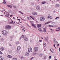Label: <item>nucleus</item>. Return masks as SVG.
Wrapping results in <instances>:
<instances>
[{
    "label": "nucleus",
    "instance_id": "obj_51",
    "mask_svg": "<svg viewBox=\"0 0 60 60\" xmlns=\"http://www.w3.org/2000/svg\"><path fill=\"white\" fill-rule=\"evenodd\" d=\"M12 16H13L12 15H10V17H12Z\"/></svg>",
    "mask_w": 60,
    "mask_h": 60
},
{
    "label": "nucleus",
    "instance_id": "obj_44",
    "mask_svg": "<svg viewBox=\"0 0 60 60\" xmlns=\"http://www.w3.org/2000/svg\"><path fill=\"white\" fill-rule=\"evenodd\" d=\"M54 40L55 42L56 41V39L55 38H54Z\"/></svg>",
    "mask_w": 60,
    "mask_h": 60
},
{
    "label": "nucleus",
    "instance_id": "obj_46",
    "mask_svg": "<svg viewBox=\"0 0 60 60\" xmlns=\"http://www.w3.org/2000/svg\"><path fill=\"white\" fill-rule=\"evenodd\" d=\"M10 58H12V56L10 55Z\"/></svg>",
    "mask_w": 60,
    "mask_h": 60
},
{
    "label": "nucleus",
    "instance_id": "obj_26",
    "mask_svg": "<svg viewBox=\"0 0 60 60\" xmlns=\"http://www.w3.org/2000/svg\"><path fill=\"white\" fill-rule=\"evenodd\" d=\"M7 6L9 7L10 8H12V6L10 5H7Z\"/></svg>",
    "mask_w": 60,
    "mask_h": 60
},
{
    "label": "nucleus",
    "instance_id": "obj_21",
    "mask_svg": "<svg viewBox=\"0 0 60 60\" xmlns=\"http://www.w3.org/2000/svg\"><path fill=\"white\" fill-rule=\"evenodd\" d=\"M45 40L46 41H48V38H45Z\"/></svg>",
    "mask_w": 60,
    "mask_h": 60
},
{
    "label": "nucleus",
    "instance_id": "obj_40",
    "mask_svg": "<svg viewBox=\"0 0 60 60\" xmlns=\"http://www.w3.org/2000/svg\"><path fill=\"white\" fill-rule=\"evenodd\" d=\"M46 57H46V56H45L44 58V59H45L46 58Z\"/></svg>",
    "mask_w": 60,
    "mask_h": 60
},
{
    "label": "nucleus",
    "instance_id": "obj_31",
    "mask_svg": "<svg viewBox=\"0 0 60 60\" xmlns=\"http://www.w3.org/2000/svg\"><path fill=\"white\" fill-rule=\"evenodd\" d=\"M49 27H53V26H51V25H49L48 26Z\"/></svg>",
    "mask_w": 60,
    "mask_h": 60
},
{
    "label": "nucleus",
    "instance_id": "obj_45",
    "mask_svg": "<svg viewBox=\"0 0 60 60\" xmlns=\"http://www.w3.org/2000/svg\"><path fill=\"white\" fill-rule=\"evenodd\" d=\"M31 4L32 5H34V3H32Z\"/></svg>",
    "mask_w": 60,
    "mask_h": 60
},
{
    "label": "nucleus",
    "instance_id": "obj_13",
    "mask_svg": "<svg viewBox=\"0 0 60 60\" xmlns=\"http://www.w3.org/2000/svg\"><path fill=\"white\" fill-rule=\"evenodd\" d=\"M32 25L34 27V28H36V26H35V25H34V24H33V23H32Z\"/></svg>",
    "mask_w": 60,
    "mask_h": 60
},
{
    "label": "nucleus",
    "instance_id": "obj_27",
    "mask_svg": "<svg viewBox=\"0 0 60 60\" xmlns=\"http://www.w3.org/2000/svg\"><path fill=\"white\" fill-rule=\"evenodd\" d=\"M44 47H45L46 46V43H44Z\"/></svg>",
    "mask_w": 60,
    "mask_h": 60
},
{
    "label": "nucleus",
    "instance_id": "obj_5",
    "mask_svg": "<svg viewBox=\"0 0 60 60\" xmlns=\"http://www.w3.org/2000/svg\"><path fill=\"white\" fill-rule=\"evenodd\" d=\"M28 51L29 52H31L32 51V49L31 48H29L28 49Z\"/></svg>",
    "mask_w": 60,
    "mask_h": 60
},
{
    "label": "nucleus",
    "instance_id": "obj_3",
    "mask_svg": "<svg viewBox=\"0 0 60 60\" xmlns=\"http://www.w3.org/2000/svg\"><path fill=\"white\" fill-rule=\"evenodd\" d=\"M40 20L41 21H44L45 20V18L44 17H41L40 18Z\"/></svg>",
    "mask_w": 60,
    "mask_h": 60
},
{
    "label": "nucleus",
    "instance_id": "obj_6",
    "mask_svg": "<svg viewBox=\"0 0 60 60\" xmlns=\"http://www.w3.org/2000/svg\"><path fill=\"white\" fill-rule=\"evenodd\" d=\"M36 9L38 10V11H39V10H40V6H37L36 7Z\"/></svg>",
    "mask_w": 60,
    "mask_h": 60
},
{
    "label": "nucleus",
    "instance_id": "obj_2",
    "mask_svg": "<svg viewBox=\"0 0 60 60\" xmlns=\"http://www.w3.org/2000/svg\"><path fill=\"white\" fill-rule=\"evenodd\" d=\"M5 28L8 30H10L11 28V27L9 25H7L6 26Z\"/></svg>",
    "mask_w": 60,
    "mask_h": 60
},
{
    "label": "nucleus",
    "instance_id": "obj_62",
    "mask_svg": "<svg viewBox=\"0 0 60 60\" xmlns=\"http://www.w3.org/2000/svg\"><path fill=\"white\" fill-rule=\"evenodd\" d=\"M22 23V22H19V23Z\"/></svg>",
    "mask_w": 60,
    "mask_h": 60
},
{
    "label": "nucleus",
    "instance_id": "obj_47",
    "mask_svg": "<svg viewBox=\"0 0 60 60\" xmlns=\"http://www.w3.org/2000/svg\"><path fill=\"white\" fill-rule=\"evenodd\" d=\"M60 30H60H56V31H59Z\"/></svg>",
    "mask_w": 60,
    "mask_h": 60
},
{
    "label": "nucleus",
    "instance_id": "obj_18",
    "mask_svg": "<svg viewBox=\"0 0 60 60\" xmlns=\"http://www.w3.org/2000/svg\"><path fill=\"white\" fill-rule=\"evenodd\" d=\"M41 4H46V1H43V2H42L41 3Z\"/></svg>",
    "mask_w": 60,
    "mask_h": 60
},
{
    "label": "nucleus",
    "instance_id": "obj_19",
    "mask_svg": "<svg viewBox=\"0 0 60 60\" xmlns=\"http://www.w3.org/2000/svg\"><path fill=\"white\" fill-rule=\"evenodd\" d=\"M46 28H44V30L43 31L44 32V33H46Z\"/></svg>",
    "mask_w": 60,
    "mask_h": 60
},
{
    "label": "nucleus",
    "instance_id": "obj_29",
    "mask_svg": "<svg viewBox=\"0 0 60 60\" xmlns=\"http://www.w3.org/2000/svg\"><path fill=\"white\" fill-rule=\"evenodd\" d=\"M13 60H17V58H14L13 59Z\"/></svg>",
    "mask_w": 60,
    "mask_h": 60
},
{
    "label": "nucleus",
    "instance_id": "obj_1",
    "mask_svg": "<svg viewBox=\"0 0 60 60\" xmlns=\"http://www.w3.org/2000/svg\"><path fill=\"white\" fill-rule=\"evenodd\" d=\"M2 32V34H3V35H5V36L6 35H7V34H8V32L7 31L5 30H4Z\"/></svg>",
    "mask_w": 60,
    "mask_h": 60
},
{
    "label": "nucleus",
    "instance_id": "obj_20",
    "mask_svg": "<svg viewBox=\"0 0 60 60\" xmlns=\"http://www.w3.org/2000/svg\"><path fill=\"white\" fill-rule=\"evenodd\" d=\"M42 55H43V54H42L41 53H40L39 54V56H40L41 57V56H42Z\"/></svg>",
    "mask_w": 60,
    "mask_h": 60
},
{
    "label": "nucleus",
    "instance_id": "obj_14",
    "mask_svg": "<svg viewBox=\"0 0 60 60\" xmlns=\"http://www.w3.org/2000/svg\"><path fill=\"white\" fill-rule=\"evenodd\" d=\"M4 60V57L2 56H0V60Z\"/></svg>",
    "mask_w": 60,
    "mask_h": 60
},
{
    "label": "nucleus",
    "instance_id": "obj_61",
    "mask_svg": "<svg viewBox=\"0 0 60 60\" xmlns=\"http://www.w3.org/2000/svg\"><path fill=\"white\" fill-rule=\"evenodd\" d=\"M8 15V16H9V14H8V15Z\"/></svg>",
    "mask_w": 60,
    "mask_h": 60
},
{
    "label": "nucleus",
    "instance_id": "obj_17",
    "mask_svg": "<svg viewBox=\"0 0 60 60\" xmlns=\"http://www.w3.org/2000/svg\"><path fill=\"white\" fill-rule=\"evenodd\" d=\"M0 49L2 51H3L4 50V48L3 47H1L0 48Z\"/></svg>",
    "mask_w": 60,
    "mask_h": 60
},
{
    "label": "nucleus",
    "instance_id": "obj_11",
    "mask_svg": "<svg viewBox=\"0 0 60 60\" xmlns=\"http://www.w3.org/2000/svg\"><path fill=\"white\" fill-rule=\"evenodd\" d=\"M29 55V53L28 52H26V54H25V55L26 56H28Z\"/></svg>",
    "mask_w": 60,
    "mask_h": 60
},
{
    "label": "nucleus",
    "instance_id": "obj_60",
    "mask_svg": "<svg viewBox=\"0 0 60 60\" xmlns=\"http://www.w3.org/2000/svg\"><path fill=\"white\" fill-rule=\"evenodd\" d=\"M53 45H54V47H55V44H54Z\"/></svg>",
    "mask_w": 60,
    "mask_h": 60
},
{
    "label": "nucleus",
    "instance_id": "obj_50",
    "mask_svg": "<svg viewBox=\"0 0 60 60\" xmlns=\"http://www.w3.org/2000/svg\"><path fill=\"white\" fill-rule=\"evenodd\" d=\"M6 17H8V18H10V17H9V16H8L7 15L6 16Z\"/></svg>",
    "mask_w": 60,
    "mask_h": 60
},
{
    "label": "nucleus",
    "instance_id": "obj_57",
    "mask_svg": "<svg viewBox=\"0 0 60 60\" xmlns=\"http://www.w3.org/2000/svg\"><path fill=\"white\" fill-rule=\"evenodd\" d=\"M53 11V12H54V13L56 12V11Z\"/></svg>",
    "mask_w": 60,
    "mask_h": 60
},
{
    "label": "nucleus",
    "instance_id": "obj_4",
    "mask_svg": "<svg viewBox=\"0 0 60 60\" xmlns=\"http://www.w3.org/2000/svg\"><path fill=\"white\" fill-rule=\"evenodd\" d=\"M34 52H37L38 50V48L37 47H34Z\"/></svg>",
    "mask_w": 60,
    "mask_h": 60
},
{
    "label": "nucleus",
    "instance_id": "obj_64",
    "mask_svg": "<svg viewBox=\"0 0 60 60\" xmlns=\"http://www.w3.org/2000/svg\"><path fill=\"white\" fill-rule=\"evenodd\" d=\"M41 39H43V38H41Z\"/></svg>",
    "mask_w": 60,
    "mask_h": 60
},
{
    "label": "nucleus",
    "instance_id": "obj_22",
    "mask_svg": "<svg viewBox=\"0 0 60 60\" xmlns=\"http://www.w3.org/2000/svg\"><path fill=\"white\" fill-rule=\"evenodd\" d=\"M38 30H39V31H41H41H42V30H41V28H39L38 29Z\"/></svg>",
    "mask_w": 60,
    "mask_h": 60
},
{
    "label": "nucleus",
    "instance_id": "obj_8",
    "mask_svg": "<svg viewBox=\"0 0 60 60\" xmlns=\"http://www.w3.org/2000/svg\"><path fill=\"white\" fill-rule=\"evenodd\" d=\"M32 14L33 15H36L37 14V13L35 12H32Z\"/></svg>",
    "mask_w": 60,
    "mask_h": 60
},
{
    "label": "nucleus",
    "instance_id": "obj_58",
    "mask_svg": "<svg viewBox=\"0 0 60 60\" xmlns=\"http://www.w3.org/2000/svg\"><path fill=\"white\" fill-rule=\"evenodd\" d=\"M22 30V31H24V32H25V30H24V29H23Z\"/></svg>",
    "mask_w": 60,
    "mask_h": 60
},
{
    "label": "nucleus",
    "instance_id": "obj_37",
    "mask_svg": "<svg viewBox=\"0 0 60 60\" xmlns=\"http://www.w3.org/2000/svg\"><path fill=\"white\" fill-rule=\"evenodd\" d=\"M19 12H20V13L21 14H23V13H22V12H21V11H19Z\"/></svg>",
    "mask_w": 60,
    "mask_h": 60
},
{
    "label": "nucleus",
    "instance_id": "obj_42",
    "mask_svg": "<svg viewBox=\"0 0 60 60\" xmlns=\"http://www.w3.org/2000/svg\"><path fill=\"white\" fill-rule=\"evenodd\" d=\"M42 40H39V42H42Z\"/></svg>",
    "mask_w": 60,
    "mask_h": 60
},
{
    "label": "nucleus",
    "instance_id": "obj_30",
    "mask_svg": "<svg viewBox=\"0 0 60 60\" xmlns=\"http://www.w3.org/2000/svg\"><path fill=\"white\" fill-rule=\"evenodd\" d=\"M19 41H17L16 42V45H18V44H19Z\"/></svg>",
    "mask_w": 60,
    "mask_h": 60
},
{
    "label": "nucleus",
    "instance_id": "obj_36",
    "mask_svg": "<svg viewBox=\"0 0 60 60\" xmlns=\"http://www.w3.org/2000/svg\"><path fill=\"white\" fill-rule=\"evenodd\" d=\"M10 57H11L10 55H8V58H10Z\"/></svg>",
    "mask_w": 60,
    "mask_h": 60
},
{
    "label": "nucleus",
    "instance_id": "obj_43",
    "mask_svg": "<svg viewBox=\"0 0 60 60\" xmlns=\"http://www.w3.org/2000/svg\"><path fill=\"white\" fill-rule=\"evenodd\" d=\"M56 29H60V27H59L58 28H57Z\"/></svg>",
    "mask_w": 60,
    "mask_h": 60
},
{
    "label": "nucleus",
    "instance_id": "obj_49",
    "mask_svg": "<svg viewBox=\"0 0 60 60\" xmlns=\"http://www.w3.org/2000/svg\"><path fill=\"white\" fill-rule=\"evenodd\" d=\"M12 46V45H11V44H10L9 45V46H10L11 47V46Z\"/></svg>",
    "mask_w": 60,
    "mask_h": 60
},
{
    "label": "nucleus",
    "instance_id": "obj_48",
    "mask_svg": "<svg viewBox=\"0 0 60 60\" xmlns=\"http://www.w3.org/2000/svg\"><path fill=\"white\" fill-rule=\"evenodd\" d=\"M21 26L22 27H23V28H25V27H23V26Z\"/></svg>",
    "mask_w": 60,
    "mask_h": 60
},
{
    "label": "nucleus",
    "instance_id": "obj_52",
    "mask_svg": "<svg viewBox=\"0 0 60 60\" xmlns=\"http://www.w3.org/2000/svg\"><path fill=\"white\" fill-rule=\"evenodd\" d=\"M50 29V30H52V31H54V30L50 29Z\"/></svg>",
    "mask_w": 60,
    "mask_h": 60
},
{
    "label": "nucleus",
    "instance_id": "obj_35",
    "mask_svg": "<svg viewBox=\"0 0 60 60\" xmlns=\"http://www.w3.org/2000/svg\"><path fill=\"white\" fill-rule=\"evenodd\" d=\"M27 19L29 20H30V17H27Z\"/></svg>",
    "mask_w": 60,
    "mask_h": 60
},
{
    "label": "nucleus",
    "instance_id": "obj_7",
    "mask_svg": "<svg viewBox=\"0 0 60 60\" xmlns=\"http://www.w3.org/2000/svg\"><path fill=\"white\" fill-rule=\"evenodd\" d=\"M24 37H25V36L23 34L22 36L19 38V40H20L22 38H24Z\"/></svg>",
    "mask_w": 60,
    "mask_h": 60
},
{
    "label": "nucleus",
    "instance_id": "obj_16",
    "mask_svg": "<svg viewBox=\"0 0 60 60\" xmlns=\"http://www.w3.org/2000/svg\"><path fill=\"white\" fill-rule=\"evenodd\" d=\"M24 40L25 41H27L28 40V38H26L24 39Z\"/></svg>",
    "mask_w": 60,
    "mask_h": 60
},
{
    "label": "nucleus",
    "instance_id": "obj_28",
    "mask_svg": "<svg viewBox=\"0 0 60 60\" xmlns=\"http://www.w3.org/2000/svg\"><path fill=\"white\" fill-rule=\"evenodd\" d=\"M21 59H24V57L23 56H21L20 57Z\"/></svg>",
    "mask_w": 60,
    "mask_h": 60
},
{
    "label": "nucleus",
    "instance_id": "obj_33",
    "mask_svg": "<svg viewBox=\"0 0 60 60\" xmlns=\"http://www.w3.org/2000/svg\"><path fill=\"white\" fill-rule=\"evenodd\" d=\"M30 17H31V18H32V19H33V20H34V18L33 17H32V16H30Z\"/></svg>",
    "mask_w": 60,
    "mask_h": 60
},
{
    "label": "nucleus",
    "instance_id": "obj_55",
    "mask_svg": "<svg viewBox=\"0 0 60 60\" xmlns=\"http://www.w3.org/2000/svg\"><path fill=\"white\" fill-rule=\"evenodd\" d=\"M60 45L59 44H58L57 45V47H58V46H59Z\"/></svg>",
    "mask_w": 60,
    "mask_h": 60
},
{
    "label": "nucleus",
    "instance_id": "obj_24",
    "mask_svg": "<svg viewBox=\"0 0 60 60\" xmlns=\"http://www.w3.org/2000/svg\"><path fill=\"white\" fill-rule=\"evenodd\" d=\"M50 23V22H48L47 23H45V25H47V24H49V23Z\"/></svg>",
    "mask_w": 60,
    "mask_h": 60
},
{
    "label": "nucleus",
    "instance_id": "obj_41",
    "mask_svg": "<svg viewBox=\"0 0 60 60\" xmlns=\"http://www.w3.org/2000/svg\"><path fill=\"white\" fill-rule=\"evenodd\" d=\"M51 57H52L51 56H49V59H51Z\"/></svg>",
    "mask_w": 60,
    "mask_h": 60
},
{
    "label": "nucleus",
    "instance_id": "obj_38",
    "mask_svg": "<svg viewBox=\"0 0 60 60\" xmlns=\"http://www.w3.org/2000/svg\"><path fill=\"white\" fill-rule=\"evenodd\" d=\"M34 57H32L31 58H30V60H32L33 59H34Z\"/></svg>",
    "mask_w": 60,
    "mask_h": 60
},
{
    "label": "nucleus",
    "instance_id": "obj_32",
    "mask_svg": "<svg viewBox=\"0 0 60 60\" xmlns=\"http://www.w3.org/2000/svg\"><path fill=\"white\" fill-rule=\"evenodd\" d=\"M10 24H14V23L13 22H10Z\"/></svg>",
    "mask_w": 60,
    "mask_h": 60
},
{
    "label": "nucleus",
    "instance_id": "obj_9",
    "mask_svg": "<svg viewBox=\"0 0 60 60\" xmlns=\"http://www.w3.org/2000/svg\"><path fill=\"white\" fill-rule=\"evenodd\" d=\"M50 51L52 53H54V49H50Z\"/></svg>",
    "mask_w": 60,
    "mask_h": 60
},
{
    "label": "nucleus",
    "instance_id": "obj_54",
    "mask_svg": "<svg viewBox=\"0 0 60 60\" xmlns=\"http://www.w3.org/2000/svg\"><path fill=\"white\" fill-rule=\"evenodd\" d=\"M13 7H14V8H16V6H13Z\"/></svg>",
    "mask_w": 60,
    "mask_h": 60
},
{
    "label": "nucleus",
    "instance_id": "obj_59",
    "mask_svg": "<svg viewBox=\"0 0 60 60\" xmlns=\"http://www.w3.org/2000/svg\"><path fill=\"white\" fill-rule=\"evenodd\" d=\"M23 1H24V0H21V1L22 2H23Z\"/></svg>",
    "mask_w": 60,
    "mask_h": 60
},
{
    "label": "nucleus",
    "instance_id": "obj_63",
    "mask_svg": "<svg viewBox=\"0 0 60 60\" xmlns=\"http://www.w3.org/2000/svg\"><path fill=\"white\" fill-rule=\"evenodd\" d=\"M28 26H29V27H31V26H29V25H28Z\"/></svg>",
    "mask_w": 60,
    "mask_h": 60
},
{
    "label": "nucleus",
    "instance_id": "obj_10",
    "mask_svg": "<svg viewBox=\"0 0 60 60\" xmlns=\"http://www.w3.org/2000/svg\"><path fill=\"white\" fill-rule=\"evenodd\" d=\"M47 18L49 19H52V17L50 16H48Z\"/></svg>",
    "mask_w": 60,
    "mask_h": 60
},
{
    "label": "nucleus",
    "instance_id": "obj_25",
    "mask_svg": "<svg viewBox=\"0 0 60 60\" xmlns=\"http://www.w3.org/2000/svg\"><path fill=\"white\" fill-rule=\"evenodd\" d=\"M60 5H59V4H56V6H56V7H59V6Z\"/></svg>",
    "mask_w": 60,
    "mask_h": 60
},
{
    "label": "nucleus",
    "instance_id": "obj_56",
    "mask_svg": "<svg viewBox=\"0 0 60 60\" xmlns=\"http://www.w3.org/2000/svg\"><path fill=\"white\" fill-rule=\"evenodd\" d=\"M57 19V17H56V18H55V19Z\"/></svg>",
    "mask_w": 60,
    "mask_h": 60
},
{
    "label": "nucleus",
    "instance_id": "obj_23",
    "mask_svg": "<svg viewBox=\"0 0 60 60\" xmlns=\"http://www.w3.org/2000/svg\"><path fill=\"white\" fill-rule=\"evenodd\" d=\"M3 3L4 4H5L6 3V1L5 0H3Z\"/></svg>",
    "mask_w": 60,
    "mask_h": 60
},
{
    "label": "nucleus",
    "instance_id": "obj_34",
    "mask_svg": "<svg viewBox=\"0 0 60 60\" xmlns=\"http://www.w3.org/2000/svg\"><path fill=\"white\" fill-rule=\"evenodd\" d=\"M0 54L1 55H2L3 54V53L1 51H0Z\"/></svg>",
    "mask_w": 60,
    "mask_h": 60
},
{
    "label": "nucleus",
    "instance_id": "obj_15",
    "mask_svg": "<svg viewBox=\"0 0 60 60\" xmlns=\"http://www.w3.org/2000/svg\"><path fill=\"white\" fill-rule=\"evenodd\" d=\"M41 24H39V25L38 24L37 27L38 28H39V27H41Z\"/></svg>",
    "mask_w": 60,
    "mask_h": 60
},
{
    "label": "nucleus",
    "instance_id": "obj_39",
    "mask_svg": "<svg viewBox=\"0 0 60 60\" xmlns=\"http://www.w3.org/2000/svg\"><path fill=\"white\" fill-rule=\"evenodd\" d=\"M1 40L2 41H3L4 40V39L3 38L1 39Z\"/></svg>",
    "mask_w": 60,
    "mask_h": 60
},
{
    "label": "nucleus",
    "instance_id": "obj_53",
    "mask_svg": "<svg viewBox=\"0 0 60 60\" xmlns=\"http://www.w3.org/2000/svg\"><path fill=\"white\" fill-rule=\"evenodd\" d=\"M59 51L60 52V48H59Z\"/></svg>",
    "mask_w": 60,
    "mask_h": 60
},
{
    "label": "nucleus",
    "instance_id": "obj_12",
    "mask_svg": "<svg viewBox=\"0 0 60 60\" xmlns=\"http://www.w3.org/2000/svg\"><path fill=\"white\" fill-rule=\"evenodd\" d=\"M21 49V47L20 46H18L17 48V49L18 50H19L20 49Z\"/></svg>",
    "mask_w": 60,
    "mask_h": 60
}]
</instances>
